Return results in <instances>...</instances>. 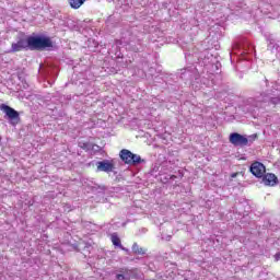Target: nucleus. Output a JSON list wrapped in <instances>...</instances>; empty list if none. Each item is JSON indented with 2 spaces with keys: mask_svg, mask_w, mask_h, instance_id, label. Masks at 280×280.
I'll list each match as a JSON object with an SVG mask.
<instances>
[{
  "mask_svg": "<svg viewBox=\"0 0 280 280\" xmlns=\"http://www.w3.org/2000/svg\"><path fill=\"white\" fill-rule=\"evenodd\" d=\"M27 39L30 49H47V47H54L49 37L30 36Z\"/></svg>",
  "mask_w": 280,
  "mask_h": 280,
  "instance_id": "nucleus-1",
  "label": "nucleus"
},
{
  "mask_svg": "<svg viewBox=\"0 0 280 280\" xmlns=\"http://www.w3.org/2000/svg\"><path fill=\"white\" fill-rule=\"evenodd\" d=\"M119 156L122 161V163H126V165H139V163H144L145 161L141 159V155L132 153L130 150L122 149L119 152Z\"/></svg>",
  "mask_w": 280,
  "mask_h": 280,
  "instance_id": "nucleus-2",
  "label": "nucleus"
},
{
  "mask_svg": "<svg viewBox=\"0 0 280 280\" xmlns=\"http://www.w3.org/2000/svg\"><path fill=\"white\" fill-rule=\"evenodd\" d=\"M230 143H232V145H235L236 148H244L248 145V138L237 132H233L230 135Z\"/></svg>",
  "mask_w": 280,
  "mask_h": 280,
  "instance_id": "nucleus-3",
  "label": "nucleus"
},
{
  "mask_svg": "<svg viewBox=\"0 0 280 280\" xmlns=\"http://www.w3.org/2000/svg\"><path fill=\"white\" fill-rule=\"evenodd\" d=\"M96 170L97 172H106L108 174L109 172H113L115 170V161L104 160V161L97 162Z\"/></svg>",
  "mask_w": 280,
  "mask_h": 280,
  "instance_id": "nucleus-4",
  "label": "nucleus"
},
{
  "mask_svg": "<svg viewBox=\"0 0 280 280\" xmlns=\"http://www.w3.org/2000/svg\"><path fill=\"white\" fill-rule=\"evenodd\" d=\"M250 172L256 178H262L266 174V166L261 162H255L250 166Z\"/></svg>",
  "mask_w": 280,
  "mask_h": 280,
  "instance_id": "nucleus-5",
  "label": "nucleus"
},
{
  "mask_svg": "<svg viewBox=\"0 0 280 280\" xmlns=\"http://www.w3.org/2000/svg\"><path fill=\"white\" fill-rule=\"evenodd\" d=\"M27 47H30L28 39L20 38L16 43L11 45L10 52L16 54V51H23V49H27Z\"/></svg>",
  "mask_w": 280,
  "mask_h": 280,
  "instance_id": "nucleus-6",
  "label": "nucleus"
},
{
  "mask_svg": "<svg viewBox=\"0 0 280 280\" xmlns=\"http://www.w3.org/2000/svg\"><path fill=\"white\" fill-rule=\"evenodd\" d=\"M1 110L7 115L8 119H10V121H19V112H16L14 108H12L5 104H2Z\"/></svg>",
  "mask_w": 280,
  "mask_h": 280,
  "instance_id": "nucleus-7",
  "label": "nucleus"
},
{
  "mask_svg": "<svg viewBox=\"0 0 280 280\" xmlns=\"http://www.w3.org/2000/svg\"><path fill=\"white\" fill-rule=\"evenodd\" d=\"M262 183L264 185H266L267 187H275V185H277L278 183V178L277 175L272 174V173H268L262 177Z\"/></svg>",
  "mask_w": 280,
  "mask_h": 280,
  "instance_id": "nucleus-8",
  "label": "nucleus"
},
{
  "mask_svg": "<svg viewBox=\"0 0 280 280\" xmlns=\"http://www.w3.org/2000/svg\"><path fill=\"white\" fill-rule=\"evenodd\" d=\"M86 0H68L70 8H72V10H80V8H82V5H84Z\"/></svg>",
  "mask_w": 280,
  "mask_h": 280,
  "instance_id": "nucleus-9",
  "label": "nucleus"
},
{
  "mask_svg": "<svg viewBox=\"0 0 280 280\" xmlns=\"http://www.w3.org/2000/svg\"><path fill=\"white\" fill-rule=\"evenodd\" d=\"M120 272L121 273H118L116 276V279H118V280H130V272L128 271V269H121Z\"/></svg>",
  "mask_w": 280,
  "mask_h": 280,
  "instance_id": "nucleus-10",
  "label": "nucleus"
},
{
  "mask_svg": "<svg viewBox=\"0 0 280 280\" xmlns=\"http://www.w3.org/2000/svg\"><path fill=\"white\" fill-rule=\"evenodd\" d=\"M112 243L114 244V246H119V248H121L122 250H128L124 248V246H121V240H119L117 233L112 234Z\"/></svg>",
  "mask_w": 280,
  "mask_h": 280,
  "instance_id": "nucleus-11",
  "label": "nucleus"
},
{
  "mask_svg": "<svg viewBox=\"0 0 280 280\" xmlns=\"http://www.w3.org/2000/svg\"><path fill=\"white\" fill-rule=\"evenodd\" d=\"M132 253H135V255H145V249H143V247H140L139 244L133 243Z\"/></svg>",
  "mask_w": 280,
  "mask_h": 280,
  "instance_id": "nucleus-12",
  "label": "nucleus"
},
{
  "mask_svg": "<svg viewBox=\"0 0 280 280\" xmlns=\"http://www.w3.org/2000/svg\"><path fill=\"white\" fill-rule=\"evenodd\" d=\"M271 104H273L275 106H277V104H280V94L278 96H270L269 97Z\"/></svg>",
  "mask_w": 280,
  "mask_h": 280,
  "instance_id": "nucleus-13",
  "label": "nucleus"
},
{
  "mask_svg": "<svg viewBox=\"0 0 280 280\" xmlns=\"http://www.w3.org/2000/svg\"><path fill=\"white\" fill-rule=\"evenodd\" d=\"M255 139H257V135H252L247 137V145H250V143H253V141H255Z\"/></svg>",
  "mask_w": 280,
  "mask_h": 280,
  "instance_id": "nucleus-14",
  "label": "nucleus"
},
{
  "mask_svg": "<svg viewBox=\"0 0 280 280\" xmlns=\"http://www.w3.org/2000/svg\"><path fill=\"white\" fill-rule=\"evenodd\" d=\"M132 51H139V48H133Z\"/></svg>",
  "mask_w": 280,
  "mask_h": 280,
  "instance_id": "nucleus-15",
  "label": "nucleus"
}]
</instances>
